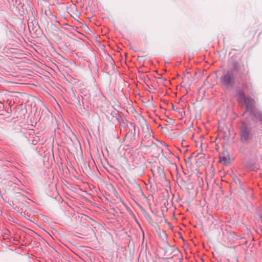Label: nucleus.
I'll list each match as a JSON object with an SVG mask.
<instances>
[{
	"label": "nucleus",
	"mask_w": 262,
	"mask_h": 262,
	"mask_svg": "<svg viewBox=\"0 0 262 262\" xmlns=\"http://www.w3.org/2000/svg\"><path fill=\"white\" fill-rule=\"evenodd\" d=\"M165 146L168 147V145L167 144H165Z\"/></svg>",
	"instance_id": "6"
},
{
	"label": "nucleus",
	"mask_w": 262,
	"mask_h": 262,
	"mask_svg": "<svg viewBox=\"0 0 262 262\" xmlns=\"http://www.w3.org/2000/svg\"><path fill=\"white\" fill-rule=\"evenodd\" d=\"M235 77L232 70L224 71L221 79V83L228 87L232 86L234 83Z\"/></svg>",
	"instance_id": "2"
},
{
	"label": "nucleus",
	"mask_w": 262,
	"mask_h": 262,
	"mask_svg": "<svg viewBox=\"0 0 262 262\" xmlns=\"http://www.w3.org/2000/svg\"><path fill=\"white\" fill-rule=\"evenodd\" d=\"M238 95V101L240 103L243 102L246 105V111L249 112L251 116H254L262 123V113L255 109L254 106V100L250 98L246 97L242 90L239 91Z\"/></svg>",
	"instance_id": "1"
},
{
	"label": "nucleus",
	"mask_w": 262,
	"mask_h": 262,
	"mask_svg": "<svg viewBox=\"0 0 262 262\" xmlns=\"http://www.w3.org/2000/svg\"><path fill=\"white\" fill-rule=\"evenodd\" d=\"M220 161L224 165H227L230 162L229 155L227 151H223L220 156Z\"/></svg>",
	"instance_id": "5"
},
{
	"label": "nucleus",
	"mask_w": 262,
	"mask_h": 262,
	"mask_svg": "<svg viewBox=\"0 0 262 262\" xmlns=\"http://www.w3.org/2000/svg\"><path fill=\"white\" fill-rule=\"evenodd\" d=\"M251 129L245 123L241 127V140L243 142H248L252 139Z\"/></svg>",
	"instance_id": "3"
},
{
	"label": "nucleus",
	"mask_w": 262,
	"mask_h": 262,
	"mask_svg": "<svg viewBox=\"0 0 262 262\" xmlns=\"http://www.w3.org/2000/svg\"><path fill=\"white\" fill-rule=\"evenodd\" d=\"M127 126L129 130L126 134L125 137L129 138L130 140H134L135 139V124L131 122H129L127 124Z\"/></svg>",
	"instance_id": "4"
},
{
	"label": "nucleus",
	"mask_w": 262,
	"mask_h": 262,
	"mask_svg": "<svg viewBox=\"0 0 262 262\" xmlns=\"http://www.w3.org/2000/svg\"><path fill=\"white\" fill-rule=\"evenodd\" d=\"M261 222H262V217H261Z\"/></svg>",
	"instance_id": "7"
}]
</instances>
